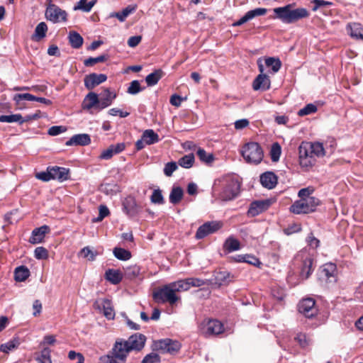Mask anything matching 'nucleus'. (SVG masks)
I'll return each mask as SVG.
<instances>
[{"mask_svg": "<svg viewBox=\"0 0 363 363\" xmlns=\"http://www.w3.org/2000/svg\"><path fill=\"white\" fill-rule=\"evenodd\" d=\"M146 337L141 333H135L128 340H117L111 350L99 359L101 363H125L128 354L132 351H140L145 346Z\"/></svg>", "mask_w": 363, "mask_h": 363, "instance_id": "obj_1", "label": "nucleus"}, {"mask_svg": "<svg viewBox=\"0 0 363 363\" xmlns=\"http://www.w3.org/2000/svg\"><path fill=\"white\" fill-rule=\"evenodd\" d=\"M273 11L274 13V18H277L282 23L287 24L294 23L309 16V12L306 9L297 8L293 9V4L274 8Z\"/></svg>", "mask_w": 363, "mask_h": 363, "instance_id": "obj_2", "label": "nucleus"}, {"mask_svg": "<svg viewBox=\"0 0 363 363\" xmlns=\"http://www.w3.org/2000/svg\"><path fill=\"white\" fill-rule=\"evenodd\" d=\"M320 204V201L316 197L299 199L290 206L289 210L294 214H308L314 212Z\"/></svg>", "mask_w": 363, "mask_h": 363, "instance_id": "obj_3", "label": "nucleus"}, {"mask_svg": "<svg viewBox=\"0 0 363 363\" xmlns=\"http://www.w3.org/2000/svg\"><path fill=\"white\" fill-rule=\"evenodd\" d=\"M241 154L247 162L253 164L260 163L264 156L262 147L255 142L247 143L243 145Z\"/></svg>", "mask_w": 363, "mask_h": 363, "instance_id": "obj_4", "label": "nucleus"}, {"mask_svg": "<svg viewBox=\"0 0 363 363\" xmlns=\"http://www.w3.org/2000/svg\"><path fill=\"white\" fill-rule=\"evenodd\" d=\"M152 298L157 303H169L174 305L179 299V297L174 293L169 284H166L152 294Z\"/></svg>", "mask_w": 363, "mask_h": 363, "instance_id": "obj_5", "label": "nucleus"}, {"mask_svg": "<svg viewBox=\"0 0 363 363\" xmlns=\"http://www.w3.org/2000/svg\"><path fill=\"white\" fill-rule=\"evenodd\" d=\"M240 184L236 179L229 178L225 182L223 190L220 194V197L223 201H230L240 193Z\"/></svg>", "mask_w": 363, "mask_h": 363, "instance_id": "obj_6", "label": "nucleus"}, {"mask_svg": "<svg viewBox=\"0 0 363 363\" xmlns=\"http://www.w3.org/2000/svg\"><path fill=\"white\" fill-rule=\"evenodd\" d=\"M200 330L205 336L217 335L224 332V325L217 319H204Z\"/></svg>", "mask_w": 363, "mask_h": 363, "instance_id": "obj_7", "label": "nucleus"}, {"mask_svg": "<svg viewBox=\"0 0 363 363\" xmlns=\"http://www.w3.org/2000/svg\"><path fill=\"white\" fill-rule=\"evenodd\" d=\"M299 163L302 167L308 168L315 163V157L311 152L308 142H302L298 147Z\"/></svg>", "mask_w": 363, "mask_h": 363, "instance_id": "obj_8", "label": "nucleus"}, {"mask_svg": "<svg viewBox=\"0 0 363 363\" xmlns=\"http://www.w3.org/2000/svg\"><path fill=\"white\" fill-rule=\"evenodd\" d=\"M45 18L47 20L56 23L60 21H66L67 13L55 4L48 5L45 10Z\"/></svg>", "mask_w": 363, "mask_h": 363, "instance_id": "obj_9", "label": "nucleus"}, {"mask_svg": "<svg viewBox=\"0 0 363 363\" xmlns=\"http://www.w3.org/2000/svg\"><path fill=\"white\" fill-rule=\"evenodd\" d=\"M298 311L308 318L315 317L318 314L315 300L312 298H303L298 303Z\"/></svg>", "mask_w": 363, "mask_h": 363, "instance_id": "obj_10", "label": "nucleus"}, {"mask_svg": "<svg viewBox=\"0 0 363 363\" xmlns=\"http://www.w3.org/2000/svg\"><path fill=\"white\" fill-rule=\"evenodd\" d=\"M155 347L162 353L174 354L180 350L181 345L177 340L166 338L156 342Z\"/></svg>", "mask_w": 363, "mask_h": 363, "instance_id": "obj_11", "label": "nucleus"}, {"mask_svg": "<svg viewBox=\"0 0 363 363\" xmlns=\"http://www.w3.org/2000/svg\"><path fill=\"white\" fill-rule=\"evenodd\" d=\"M222 226V224L218 221H208L201 225L195 235L197 240L203 239L207 235L214 233L218 230Z\"/></svg>", "mask_w": 363, "mask_h": 363, "instance_id": "obj_12", "label": "nucleus"}, {"mask_svg": "<svg viewBox=\"0 0 363 363\" xmlns=\"http://www.w3.org/2000/svg\"><path fill=\"white\" fill-rule=\"evenodd\" d=\"M337 267L333 263H326L320 270V279L325 282L335 283L336 281Z\"/></svg>", "mask_w": 363, "mask_h": 363, "instance_id": "obj_13", "label": "nucleus"}, {"mask_svg": "<svg viewBox=\"0 0 363 363\" xmlns=\"http://www.w3.org/2000/svg\"><path fill=\"white\" fill-rule=\"evenodd\" d=\"M140 206L138 205L135 199L129 196L123 201V210L129 216L134 217L140 212Z\"/></svg>", "mask_w": 363, "mask_h": 363, "instance_id": "obj_14", "label": "nucleus"}, {"mask_svg": "<svg viewBox=\"0 0 363 363\" xmlns=\"http://www.w3.org/2000/svg\"><path fill=\"white\" fill-rule=\"evenodd\" d=\"M271 205L269 200H258L250 203L247 211V216L255 217L267 210Z\"/></svg>", "mask_w": 363, "mask_h": 363, "instance_id": "obj_15", "label": "nucleus"}, {"mask_svg": "<svg viewBox=\"0 0 363 363\" xmlns=\"http://www.w3.org/2000/svg\"><path fill=\"white\" fill-rule=\"evenodd\" d=\"M107 77L104 74L91 73L86 75L84 79V86L88 90H92L95 86L106 81Z\"/></svg>", "mask_w": 363, "mask_h": 363, "instance_id": "obj_16", "label": "nucleus"}, {"mask_svg": "<svg viewBox=\"0 0 363 363\" xmlns=\"http://www.w3.org/2000/svg\"><path fill=\"white\" fill-rule=\"evenodd\" d=\"M94 306H98L99 309L102 308L104 316L108 320H113L114 318L115 312L112 306V303L110 300L103 298L96 301Z\"/></svg>", "mask_w": 363, "mask_h": 363, "instance_id": "obj_17", "label": "nucleus"}, {"mask_svg": "<svg viewBox=\"0 0 363 363\" xmlns=\"http://www.w3.org/2000/svg\"><path fill=\"white\" fill-rule=\"evenodd\" d=\"M271 82L267 74H259L252 82V88L255 91H267L269 89Z\"/></svg>", "mask_w": 363, "mask_h": 363, "instance_id": "obj_18", "label": "nucleus"}, {"mask_svg": "<svg viewBox=\"0 0 363 363\" xmlns=\"http://www.w3.org/2000/svg\"><path fill=\"white\" fill-rule=\"evenodd\" d=\"M91 138L89 135L86 133L77 134L73 135L69 140H68L65 145L67 146L72 145H87L90 144Z\"/></svg>", "mask_w": 363, "mask_h": 363, "instance_id": "obj_19", "label": "nucleus"}, {"mask_svg": "<svg viewBox=\"0 0 363 363\" xmlns=\"http://www.w3.org/2000/svg\"><path fill=\"white\" fill-rule=\"evenodd\" d=\"M260 182L264 187L272 189L277 184V177L272 172H266L261 174Z\"/></svg>", "mask_w": 363, "mask_h": 363, "instance_id": "obj_20", "label": "nucleus"}, {"mask_svg": "<svg viewBox=\"0 0 363 363\" xmlns=\"http://www.w3.org/2000/svg\"><path fill=\"white\" fill-rule=\"evenodd\" d=\"M50 231L48 225H43L40 228H35L33 230L29 242L32 244H37L41 242L46 233Z\"/></svg>", "mask_w": 363, "mask_h": 363, "instance_id": "obj_21", "label": "nucleus"}, {"mask_svg": "<svg viewBox=\"0 0 363 363\" xmlns=\"http://www.w3.org/2000/svg\"><path fill=\"white\" fill-rule=\"evenodd\" d=\"M50 173H52V179H57L60 182L66 181L69 179V170L61 167H50Z\"/></svg>", "mask_w": 363, "mask_h": 363, "instance_id": "obj_22", "label": "nucleus"}, {"mask_svg": "<svg viewBox=\"0 0 363 363\" xmlns=\"http://www.w3.org/2000/svg\"><path fill=\"white\" fill-rule=\"evenodd\" d=\"M230 279V273L227 271H215L213 278L210 279L212 284L218 286L228 283Z\"/></svg>", "mask_w": 363, "mask_h": 363, "instance_id": "obj_23", "label": "nucleus"}, {"mask_svg": "<svg viewBox=\"0 0 363 363\" xmlns=\"http://www.w3.org/2000/svg\"><path fill=\"white\" fill-rule=\"evenodd\" d=\"M96 106L99 107V96L94 92H89L84 99L82 108L84 109L90 110Z\"/></svg>", "mask_w": 363, "mask_h": 363, "instance_id": "obj_24", "label": "nucleus"}, {"mask_svg": "<svg viewBox=\"0 0 363 363\" xmlns=\"http://www.w3.org/2000/svg\"><path fill=\"white\" fill-rule=\"evenodd\" d=\"M347 30L351 37L363 40V28L361 24L357 23H349L347 26Z\"/></svg>", "mask_w": 363, "mask_h": 363, "instance_id": "obj_25", "label": "nucleus"}, {"mask_svg": "<svg viewBox=\"0 0 363 363\" xmlns=\"http://www.w3.org/2000/svg\"><path fill=\"white\" fill-rule=\"evenodd\" d=\"M116 97V94L110 91L108 89L104 90V94L99 99V108H105L112 104L113 100Z\"/></svg>", "mask_w": 363, "mask_h": 363, "instance_id": "obj_26", "label": "nucleus"}, {"mask_svg": "<svg viewBox=\"0 0 363 363\" xmlns=\"http://www.w3.org/2000/svg\"><path fill=\"white\" fill-rule=\"evenodd\" d=\"M47 31V24L45 22H40L35 27V32L32 35L31 39L34 41H40L45 37Z\"/></svg>", "mask_w": 363, "mask_h": 363, "instance_id": "obj_27", "label": "nucleus"}, {"mask_svg": "<svg viewBox=\"0 0 363 363\" xmlns=\"http://www.w3.org/2000/svg\"><path fill=\"white\" fill-rule=\"evenodd\" d=\"M105 277L111 284H118L121 281L123 275L119 270L109 269L106 272Z\"/></svg>", "mask_w": 363, "mask_h": 363, "instance_id": "obj_28", "label": "nucleus"}, {"mask_svg": "<svg viewBox=\"0 0 363 363\" xmlns=\"http://www.w3.org/2000/svg\"><path fill=\"white\" fill-rule=\"evenodd\" d=\"M312 266V258L307 257L303 260L302 267L300 273V275L303 279H306L310 277L313 272Z\"/></svg>", "mask_w": 363, "mask_h": 363, "instance_id": "obj_29", "label": "nucleus"}, {"mask_svg": "<svg viewBox=\"0 0 363 363\" xmlns=\"http://www.w3.org/2000/svg\"><path fill=\"white\" fill-rule=\"evenodd\" d=\"M163 75L164 72L162 69H156L145 77V82L148 86H152L157 84Z\"/></svg>", "mask_w": 363, "mask_h": 363, "instance_id": "obj_30", "label": "nucleus"}, {"mask_svg": "<svg viewBox=\"0 0 363 363\" xmlns=\"http://www.w3.org/2000/svg\"><path fill=\"white\" fill-rule=\"evenodd\" d=\"M184 191L180 186H174L169 194V202L174 205L179 203L183 198Z\"/></svg>", "mask_w": 363, "mask_h": 363, "instance_id": "obj_31", "label": "nucleus"}, {"mask_svg": "<svg viewBox=\"0 0 363 363\" xmlns=\"http://www.w3.org/2000/svg\"><path fill=\"white\" fill-rule=\"evenodd\" d=\"M68 38L70 45L74 49H79L83 45V38L75 31H70Z\"/></svg>", "mask_w": 363, "mask_h": 363, "instance_id": "obj_32", "label": "nucleus"}, {"mask_svg": "<svg viewBox=\"0 0 363 363\" xmlns=\"http://www.w3.org/2000/svg\"><path fill=\"white\" fill-rule=\"evenodd\" d=\"M223 248L228 252L236 251L240 248V242L238 240L230 236L228 238L223 245Z\"/></svg>", "mask_w": 363, "mask_h": 363, "instance_id": "obj_33", "label": "nucleus"}, {"mask_svg": "<svg viewBox=\"0 0 363 363\" xmlns=\"http://www.w3.org/2000/svg\"><path fill=\"white\" fill-rule=\"evenodd\" d=\"M30 276L29 269L25 266H20L15 269L14 278L17 281H24Z\"/></svg>", "mask_w": 363, "mask_h": 363, "instance_id": "obj_34", "label": "nucleus"}, {"mask_svg": "<svg viewBox=\"0 0 363 363\" xmlns=\"http://www.w3.org/2000/svg\"><path fill=\"white\" fill-rule=\"evenodd\" d=\"M142 138L146 145H152L159 141V135L152 129L145 130Z\"/></svg>", "mask_w": 363, "mask_h": 363, "instance_id": "obj_35", "label": "nucleus"}, {"mask_svg": "<svg viewBox=\"0 0 363 363\" xmlns=\"http://www.w3.org/2000/svg\"><path fill=\"white\" fill-rule=\"evenodd\" d=\"M169 285L175 294L177 292L185 291L189 289V284L188 283L186 279L169 283Z\"/></svg>", "mask_w": 363, "mask_h": 363, "instance_id": "obj_36", "label": "nucleus"}, {"mask_svg": "<svg viewBox=\"0 0 363 363\" xmlns=\"http://www.w3.org/2000/svg\"><path fill=\"white\" fill-rule=\"evenodd\" d=\"M96 3V0H92L87 2V0H79L77 4L74 6V10H81L84 12H89Z\"/></svg>", "mask_w": 363, "mask_h": 363, "instance_id": "obj_37", "label": "nucleus"}, {"mask_svg": "<svg viewBox=\"0 0 363 363\" xmlns=\"http://www.w3.org/2000/svg\"><path fill=\"white\" fill-rule=\"evenodd\" d=\"M265 65L272 68L273 73H277L281 67V62L279 58L269 57L265 59Z\"/></svg>", "mask_w": 363, "mask_h": 363, "instance_id": "obj_38", "label": "nucleus"}, {"mask_svg": "<svg viewBox=\"0 0 363 363\" xmlns=\"http://www.w3.org/2000/svg\"><path fill=\"white\" fill-rule=\"evenodd\" d=\"M113 253L119 260L126 261L131 257L130 252L121 247H115L113 250Z\"/></svg>", "mask_w": 363, "mask_h": 363, "instance_id": "obj_39", "label": "nucleus"}, {"mask_svg": "<svg viewBox=\"0 0 363 363\" xmlns=\"http://www.w3.org/2000/svg\"><path fill=\"white\" fill-rule=\"evenodd\" d=\"M194 163V155L193 153H190L188 155H186L181 157L179 161L178 164L186 169H189L193 166Z\"/></svg>", "mask_w": 363, "mask_h": 363, "instance_id": "obj_40", "label": "nucleus"}, {"mask_svg": "<svg viewBox=\"0 0 363 363\" xmlns=\"http://www.w3.org/2000/svg\"><path fill=\"white\" fill-rule=\"evenodd\" d=\"M135 10V7H131L130 6H128L124 9H123V11L121 12L111 13V17H116L121 22H123Z\"/></svg>", "mask_w": 363, "mask_h": 363, "instance_id": "obj_41", "label": "nucleus"}, {"mask_svg": "<svg viewBox=\"0 0 363 363\" xmlns=\"http://www.w3.org/2000/svg\"><path fill=\"white\" fill-rule=\"evenodd\" d=\"M309 147L311 152L315 157H323L325 155V150L323 145L320 143H309Z\"/></svg>", "mask_w": 363, "mask_h": 363, "instance_id": "obj_42", "label": "nucleus"}, {"mask_svg": "<svg viewBox=\"0 0 363 363\" xmlns=\"http://www.w3.org/2000/svg\"><path fill=\"white\" fill-rule=\"evenodd\" d=\"M108 58V55H101L96 57H89L84 61L86 67H92L94 65L106 61Z\"/></svg>", "mask_w": 363, "mask_h": 363, "instance_id": "obj_43", "label": "nucleus"}, {"mask_svg": "<svg viewBox=\"0 0 363 363\" xmlns=\"http://www.w3.org/2000/svg\"><path fill=\"white\" fill-rule=\"evenodd\" d=\"M196 155L199 160L206 164H210L214 160V156L211 153H207L203 149L199 148Z\"/></svg>", "mask_w": 363, "mask_h": 363, "instance_id": "obj_44", "label": "nucleus"}, {"mask_svg": "<svg viewBox=\"0 0 363 363\" xmlns=\"http://www.w3.org/2000/svg\"><path fill=\"white\" fill-rule=\"evenodd\" d=\"M21 115L19 113L0 116L1 123H18L21 125Z\"/></svg>", "mask_w": 363, "mask_h": 363, "instance_id": "obj_45", "label": "nucleus"}, {"mask_svg": "<svg viewBox=\"0 0 363 363\" xmlns=\"http://www.w3.org/2000/svg\"><path fill=\"white\" fill-rule=\"evenodd\" d=\"M317 106L313 104H308L303 108L300 109L298 112L299 116H307L317 111Z\"/></svg>", "mask_w": 363, "mask_h": 363, "instance_id": "obj_46", "label": "nucleus"}, {"mask_svg": "<svg viewBox=\"0 0 363 363\" xmlns=\"http://www.w3.org/2000/svg\"><path fill=\"white\" fill-rule=\"evenodd\" d=\"M39 363H52L50 359V350L48 347L44 348L40 355L37 358Z\"/></svg>", "mask_w": 363, "mask_h": 363, "instance_id": "obj_47", "label": "nucleus"}, {"mask_svg": "<svg viewBox=\"0 0 363 363\" xmlns=\"http://www.w3.org/2000/svg\"><path fill=\"white\" fill-rule=\"evenodd\" d=\"M267 9L265 8H257L253 10H250L246 13L247 16L249 20H252V18L259 16H264L267 13Z\"/></svg>", "mask_w": 363, "mask_h": 363, "instance_id": "obj_48", "label": "nucleus"}, {"mask_svg": "<svg viewBox=\"0 0 363 363\" xmlns=\"http://www.w3.org/2000/svg\"><path fill=\"white\" fill-rule=\"evenodd\" d=\"M151 202L153 203L163 204L164 203V197L160 189L153 191L150 197Z\"/></svg>", "mask_w": 363, "mask_h": 363, "instance_id": "obj_49", "label": "nucleus"}, {"mask_svg": "<svg viewBox=\"0 0 363 363\" xmlns=\"http://www.w3.org/2000/svg\"><path fill=\"white\" fill-rule=\"evenodd\" d=\"M281 147L279 143H275L272 145L270 155L271 158L273 162H277L279 160L281 155Z\"/></svg>", "mask_w": 363, "mask_h": 363, "instance_id": "obj_50", "label": "nucleus"}, {"mask_svg": "<svg viewBox=\"0 0 363 363\" xmlns=\"http://www.w3.org/2000/svg\"><path fill=\"white\" fill-rule=\"evenodd\" d=\"M110 213V211L106 206L101 205L99 208V216L96 218L93 219V222H100L105 217L108 216Z\"/></svg>", "mask_w": 363, "mask_h": 363, "instance_id": "obj_51", "label": "nucleus"}, {"mask_svg": "<svg viewBox=\"0 0 363 363\" xmlns=\"http://www.w3.org/2000/svg\"><path fill=\"white\" fill-rule=\"evenodd\" d=\"M19 345L18 340H11L6 343L2 344L0 347L1 352L8 353L9 351L16 348Z\"/></svg>", "mask_w": 363, "mask_h": 363, "instance_id": "obj_52", "label": "nucleus"}, {"mask_svg": "<svg viewBox=\"0 0 363 363\" xmlns=\"http://www.w3.org/2000/svg\"><path fill=\"white\" fill-rule=\"evenodd\" d=\"M143 89L141 88L140 82L138 80H133L130 84L129 87L128 88V93L130 94H136L141 91Z\"/></svg>", "mask_w": 363, "mask_h": 363, "instance_id": "obj_53", "label": "nucleus"}, {"mask_svg": "<svg viewBox=\"0 0 363 363\" xmlns=\"http://www.w3.org/2000/svg\"><path fill=\"white\" fill-rule=\"evenodd\" d=\"M35 99H36V96L34 95H32L31 94H29V93L18 94L13 96V100L16 103H18L21 100L35 101Z\"/></svg>", "mask_w": 363, "mask_h": 363, "instance_id": "obj_54", "label": "nucleus"}, {"mask_svg": "<svg viewBox=\"0 0 363 363\" xmlns=\"http://www.w3.org/2000/svg\"><path fill=\"white\" fill-rule=\"evenodd\" d=\"M34 256L38 259H47L48 257V252L43 247H38L34 251Z\"/></svg>", "mask_w": 363, "mask_h": 363, "instance_id": "obj_55", "label": "nucleus"}, {"mask_svg": "<svg viewBox=\"0 0 363 363\" xmlns=\"http://www.w3.org/2000/svg\"><path fill=\"white\" fill-rule=\"evenodd\" d=\"M160 362V357L155 352L147 354L141 363H157Z\"/></svg>", "mask_w": 363, "mask_h": 363, "instance_id": "obj_56", "label": "nucleus"}, {"mask_svg": "<svg viewBox=\"0 0 363 363\" xmlns=\"http://www.w3.org/2000/svg\"><path fill=\"white\" fill-rule=\"evenodd\" d=\"M177 164L175 162H167L164 168V174L167 177H171L174 171L177 169Z\"/></svg>", "mask_w": 363, "mask_h": 363, "instance_id": "obj_57", "label": "nucleus"}, {"mask_svg": "<svg viewBox=\"0 0 363 363\" xmlns=\"http://www.w3.org/2000/svg\"><path fill=\"white\" fill-rule=\"evenodd\" d=\"M295 340L298 342L301 347H306L309 345L311 340L308 339L306 334L298 333Z\"/></svg>", "mask_w": 363, "mask_h": 363, "instance_id": "obj_58", "label": "nucleus"}, {"mask_svg": "<svg viewBox=\"0 0 363 363\" xmlns=\"http://www.w3.org/2000/svg\"><path fill=\"white\" fill-rule=\"evenodd\" d=\"M51 174H52V173H50V167H48L47 168L46 172H40L36 173L35 177L38 179L43 181V182H49L50 180L52 179Z\"/></svg>", "mask_w": 363, "mask_h": 363, "instance_id": "obj_59", "label": "nucleus"}, {"mask_svg": "<svg viewBox=\"0 0 363 363\" xmlns=\"http://www.w3.org/2000/svg\"><path fill=\"white\" fill-rule=\"evenodd\" d=\"M81 254L84 257L91 261L94 260L96 256V252L92 251L89 247H84L81 250Z\"/></svg>", "mask_w": 363, "mask_h": 363, "instance_id": "obj_60", "label": "nucleus"}, {"mask_svg": "<svg viewBox=\"0 0 363 363\" xmlns=\"http://www.w3.org/2000/svg\"><path fill=\"white\" fill-rule=\"evenodd\" d=\"M313 191L314 189L313 187L303 188L299 190L298 196L301 199L311 198L312 196H311V194H312Z\"/></svg>", "mask_w": 363, "mask_h": 363, "instance_id": "obj_61", "label": "nucleus"}, {"mask_svg": "<svg viewBox=\"0 0 363 363\" xmlns=\"http://www.w3.org/2000/svg\"><path fill=\"white\" fill-rule=\"evenodd\" d=\"M312 4H313V5H314L313 7V11H317L318 9H320L321 7H326V6H331L333 4L332 2L325 1V0H313Z\"/></svg>", "mask_w": 363, "mask_h": 363, "instance_id": "obj_62", "label": "nucleus"}, {"mask_svg": "<svg viewBox=\"0 0 363 363\" xmlns=\"http://www.w3.org/2000/svg\"><path fill=\"white\" fill-rule=\"evenodd\" d=\"M301 230V225L299 224L294 223L289 225L287 228L284 229V233L287 235H291L295 233H298Z\"/></svg>", "mask_w": 363, "mask_h": 363, "instance_id": "obj_63", "label": "nucleus"}, {"mask_svg": "<svg viewBox=\"0 0 363 363\" xmlns=\"http://www.w3.org/2000/svg\"><path fill=\"white\" fill-rule=\"evenodd\" d=\"M66 131V128L62 125H54L49 128L48 133L50 135H57Z\"/></svg>", "mask_w": 363, "mask_h": 363, "instance_id": "obj_64", "label": "nucleus"}]
</instances>
